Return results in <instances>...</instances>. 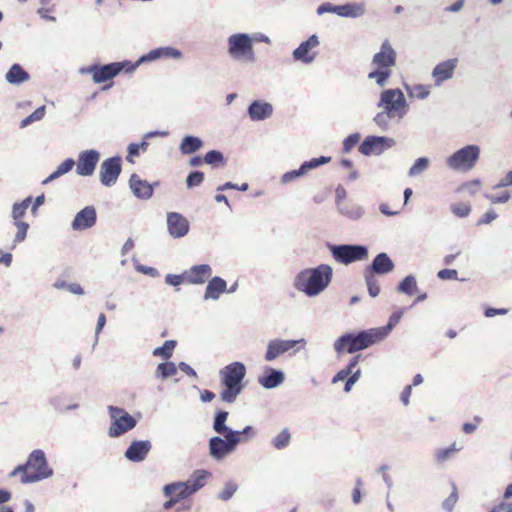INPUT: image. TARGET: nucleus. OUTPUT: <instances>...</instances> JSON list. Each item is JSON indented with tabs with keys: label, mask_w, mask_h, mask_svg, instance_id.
<instances>
[{
	"label": "nucleus",
	"mask_w": 512,
	"mask_h": 512,
	"mask_svg": "<svg viewBox=\"0 0 512 512\" xmlns=\"http://www.w3.org/2000/svg\"><path fill=\"white\" fill-rule=\"evenodd\" d=\"M229 413L227 411H218L213 420V430L220 436H213L209 439L208 450L209 455L216 461H222L228 455L234 453L237 449V439L233 433V429L226 425Z\"/></svg>",
	"instance_id": "f257e3e1"
},
{
	"label": "nucleus",
	"mask_w": 512,
	"mask_h": 512,
	"mask_svg": "<svg viewBox=\"0 0 512 512\" xmlns=\"http://www.w3.org/2000/svg\"><path fill=\"white\" fill-rule=\"evenodd\" d=\"M333 269L330 265L320 264L314 268H306L296 274L293 287L307 297H316L330 285Z\"/></svg>",
	"instance_id": "f03ea898"
},
{
	"label": "nucleus",
	"mask_w": 512,
	"mask_h": 512,
	"mask_svg": "<svg viewBox=\"0 0 512 512\" xmlns=\"http://www.w3.org/2000/svg\"><path fill=\"white\" fill-rule=\"evenodd\" d=\"M221 383L224 386L220 397L225 403H233L242 392V381L246 376V367L241 362H233L220 370Z\"/></svg>",
	"instance_id": "7ed1b4c3"
},
{
	"label": "nucleus",
	"mask_w": 512,
	"mask_h": 512,
	"mask_svg": "<svg viewBox=\"0 0 512 512\" xmlns=\"http://www.w3.org/2000/svg\"><path fill=\"white\" fill-rule=\"evenodd\" d=\"M228 54L238 62L253 63L256 60L253 38L247 33L232 34L227 39Z\"/></svg>",
	"instance_id": "20e7f679"
},
{
	"label": "nucleus",
	"mask_w": 512,
	"mask_h": 512,
	"mask_svg": "<svg viewBox=\"0 0 512 512\" xmlns=\"http://www.w3.org/2000/svg\"><path fill=\"white\" fill-rule=\"evenodd\" d=\"M27 466L29 473H24L21 477V482L24 484L35 483L53 475V470L49 467L45 453L41 449H35L30 453Z\"/></svg>",
	"instance_id": "39448f33"
},
{
	"label": "nucleus",
	"mask_w": 512,
	"mask_h": 512,
	"mask_svg": "<svg viewBox=\"0 0 512 512\" xmlns=\"http://www.w3.org/2000/svg\"><path fill=\"white\" fill-rule=\"evenodd\" d=\"M377 106L396 117L397 122H400L409 111V104L399 88L382 91Z\"/></svg>",
	"instance_id": "423d86ee"
},
{
	"label": "nucleus",
	"mask_w": 512,
	"mask_h": 512,
	"mask_svg": "<svg viewBox=\"0 0 512 512\" xmlns=\"http://www.w3.org/2000/svg\"><path fill=\"white\" fill-rule=\"evenodd\" d=\"M480 152L481 150L478 145H466L451 154L446 159V165L454 171L468 172L477 164Z\"/></svg>",
	"instance_id": "0eeeda50"
},
{
	"label": "nucleus",
	"mask_w": 512,
	"mask_h": 512,
	"mask_svg": "<svg viewBox=\"0 0 512 512\" xmlns=\"http://www.w3.org/2000/svg\"><path fill=\"white\" fill-rule=\"evenodd\" d=\"M111 425L108 435L112 438L120 437L126 432L135 428L137 421L125 409L117 406H108Z\"/></svg>",
	"instance_id": "6e6552de"
},
{
	"label": "nucleus",
	"mask_w": 512,
	"mask_h": 512,
	"mask_svg": "<svg viewBox=\"0 0 512 512\" xmlns=\"http://www.w3.org/2000/svg\"><path fill=\"white\" fill-rule=\"evenodd\" d=\"M329 250L333 258L341 264L348 265L360 261L368 256V249L364 245L340 244L330 245Z\"/></svg>",
	"instance_id": "1a4fd4ad"
},
{
	"label": "nucleus",
	"mask_w": 512,
	"mask_h": 512,
	"mask_svg": "<svg viewBox=\"0 0 512 512\" xmlns=\"http://www.w3.org/2000/svg\"><path fill=\"white\" fill-rule=\"evenodd\" d=\"M130 65H132V63L129 61L114 62L102 66L95 65L88 69V73L92 75V79L95 83L100 84L114 78L124 69L129 72L128 69Z\"/></svg>",
	"instance_id": "9d476101"
},
{
	"label": "nucleus",
	"mask_w": 512,
	"mask_h": 512,
	"mask_svg": "<svg viewBox=\"0 0 512 512\" xmlns=\"http://www.w3.org/2000/svg\"><path fill=\"white\" fill-rule=\"evenodd\" d=\"M320 44L317 35H311L307 40L300 43V45L292 52L293 59L302 64L309 65L313 63L317 57L315 50Z\"/></svg>",
	"instance_id": "9b49d317"
},
{
	"label": "nucleus",
	"mask_w": 512,
	"mask_h": 512,
	"mask_svg": "<svg viewBox=\"0 0 512 512\" xmlns=\"http://www.w3.org/2000/svg\"><path fill=\"white\" fill-rule=\"evenodd\" d=\"M183 56L179 49L171 46L159 47L149 51L147 54L142 55L134 64L130 65L129 72H133L138 66L143 63L153 62L159 59H181Z\"/></svg>",
	"instance_id": "f8f14e48"
},
{
	"label": "nucleus",
	"mask_w": 512,
	"mask_h": 512,
	"mask_svg": "<svg viewBox=\"0 0 512 512\" xmlns=\"http://www.w3.org/2000/svg\"><path fill=\"white\" fill-rule=\"evenodd\" d=\"M395 140L385 136H367L359 146L361 154L368 156L379 155L395 145Z\"/></svg>",
	"instance_id": "ddd939ff"
},
{
	"label": "nucleus",
	"mask_w": 512,
	"mask_h": 512,
	"mask_svg": "<svg viewBox=\"0 0 512 512\" xmlns=\"http://www.w3.org/2000/svg\"><path fill=\"white\" fill-rule=\"evenodd\" d=\"M299 344L304 347L306 345V340L304 338L298 340H283L278 338L270 340L267 343V350L264 358L267 362L274 361L279 356L283 355Z\"/></svg>",
	"instance_id": "4468645a"
},
{
	"label": "nucleus",
	"mask_w": 512,
	"mask_h": 512,
	"mask_svg": "<svg viewBox=\"0 0 512 512\" xmlns=\"http://www.w3.org/2000/svg\"><path fill=\"white\" fill-rule=\"evenodd\" d=\"M121 173V158L119 156L104 160L100 166L99 177L106 187L113 186Z\"/></svg>",
	"instance_id": "2eb2a0df"
},
{
	"label": "nucleus",
	"mask_w": 512,
	"mask_h": 512,
	"mask_svg": "<svg viewBox=\"0 0 512 512\" xmlns=\"http://www.w3.org/2000/svg\"><path fill=\"white\" fill-rule=\"evenodd\" d=\"M100 153L95 149L82 151L76 165V173L80 176H91L99 162Z\"/></svg>",
	"instance_id": "dca6fc26"
},
{
	"label": "nucleus",
	"mask_w": 512,
	"mask_h": 512,
	"mask_svg": "<svg viewBox=\"0 0 512 512\" xmlns=\"http://www.w3.org/2000/svg\"><path fill=\"white\" fill-rule=\"evenodd\" d=\"M396 51L391 46L388 40H385L380 48V51L377 52L372 59V64L376 66L377 69H386L391 70L396 64Z\"/></svg>",
	"instance_id": "f3484780"
},
{
	"label": "nucleus",
	"mask_w": 512,
	"mask_h": 512,
	"mask_svg": "<svg viewBox=\"0 0 512 512\" xmlns=\"http://www.w3.org/2000/svg\"><path fill=\"white\" fill-rule=\"evenodd\" d=\"M167 228L171 237L182 238L188 234L190 225L182 214L170 212L167 214Z\"/></svg>",
	"instance_id": "a211bd4d"
},
{
	"label": "nucleus",
	"mask_w": 512,
	"mask_h": 512,
	"mask_svg": "<svg viewBox=\"0 0 512 512\" xmlns=\"http://www.w3.org/2000/svg\"><path fill=\"white\" fill-rule=\"evenodd\" d=\"M97 221V213L94 206H86L80 210L71 222L74 231H83L92 228Z\"/></svg>",
	"instance_id": "6ab92c4d"
},
{
	"label": "nucleus",
	"mask_w": 512,
	"mask_h": 512,
	"mask_svg": "<svg viewBox=\"0 0 512 512\" xmlns=\"http://www.w3.org/2000/svg\"><path fill=\"white\" fill-rule=\"evenodd\" d=\"M149 440H134L125 451V457L132 462H142L151 450Z\"/></svg>",
	"instance_id": "aec40b11"
},
{
	"label": "nucleus",
	"mask_w": 512,
	"mask_h": 512,
	"mask_svg": "<svg viewBox=\"0 0 512 512\" xmlns=\"http://www.w3.org/2000/svg\"><path fill=\"white\" fill-rule=\"evenodd\" d=\"M457 64V58L448 59L437 64L432 71V76L435 79V85L440 86L444 81L451 79L454 75Z\"/></svg>",
	"instance_id": "412c9836"
},
{
	"label": "nucleus",
	"mask_w": 512,
	"mask_h": 512,
	"mask_svg": "<svg viewBox=\"0 0 512 512\" xmlns=\"http://www.w3.org/2000/svg\"><path fill=\"white\" fill-rule=\"evenodd\" d=\"M212 275V268L208 264L194 265L185 271L186 283L193 285L204 284Z\"/></svg>",
	"instance_id": "4be33fe9"
},
{
	"label": "nucleus",
	"mask_w": 512,
	"mask_h": 512,
	"mask_svg": "<svg viewBox=\"0 0 512 512\" xmlns=\"http://www.w3.org/2000/svg\"><path fill=\"white\" fill-rule=\"evenodd\" d=\"M284 380V373L272 367H266L262 375L258 377V383L266 389H274L280 386Z\"/></svg>",
	"instance_id": "5701e85b"
},
{
	"label": "nucleus",
	"mask_w": 512,
	"mask_h": 512,
	"mask_svg": "<svg viewBox=\"0 0 512 512\" xmlns=\"http://www.w3.org/2000/svg\"><path fill=\"white\" fill-rule=\"evenodd\" d=\"M394 269V263L386 253L378 254L372 261L371 265L365 269L369 274L384 275L390 273Z\"/></svg>",
	"instance_id": "b1692460"
},
{
	"label": "nucleus",
	"mask_w": 512,
	"mask_h": 512,
	"mask_svg": "<svg viewBox=\"0 0 512 512\" xmlns=\"http://www.w3.org/2000/svg\"><path fill=\"white\" fill-rule=\"evenodd\" d=\"M130 188L133 194L139 198L148 200L153 195V184L148 183L145 180H142L138 175L133 174L129 180Z\"/></svg>",
	"instance_id": "393cba45"
},
{
	"label": "nucleus",
	"mask_w": 512,
	"mask_h": 512,
	"mask_svg": "<svg viewBox=\"0 0 512 512\" xmlns=\"http://www.w3.org/2000/svg\"><path fill=\"white\" fill-rule=\"evenodd\" d=\"M247 112L252 121H262L272 115L273 107L268 102L255 100L249 105Z\"/></svg>",
	"instance_id": "a878e982"
},
{
	"label": "nucleus",
	"mask_w": 512,
	"mask_h": 512,
	"mask_svg": "<svg viewBox=\"0 0 512 512\" xmlns=\"http://www.w3.org/2000/svg\"><path fill=\"white\" fill-rule=\"evenodd\" d=\"M354 340L358 350L360 351L368 348L371 345L381 342L382 338L379 335V332H377L376 328H371L354 334Z\"/></svg>",
	"instance_id": "bb28decb"
},
{
	"label": "nucleus",
	"mask_w": 512,
	"mask_h": 512,
	"mask_svg": "<svg viewBox=\"0 0 512 512\" xmlns=\"http://www.w3.org/2000/svg\"><path fill=\"white\" fill-rule=\"evenodd\" d=\"M226 287L227 282L223 278L219 276L211 278L204 292V300H218L220 295L226 292Z\"/></svg>",
	"instance_id": "cd10ccee"
},
{
	"label": "nucleus",
	"mask_w": 512,
	"mask_h": 512,
	"mask_svg": "<svg viewBox=\"0 0 512 512\" xmlns=\"http://www.w3.org/2000/svg\"><path fill=\"white\" fill-rule=\"evenodd\" d=\"M366 7L363 2L346 3L338 5L337 15L346 18H359L365 14Z\"/></svg>",
	"instance_id": "c85d7f7f"
},
{
	"label": "nucleus",
	"mask_w": 512,
	"mask_h": 512,
	"mask_svg": "<svg viewBox=\"0 0 512 512\" xmlns=\"http://www.w3.org/2000/svg\"><path fill=\"white\" fill-rule=\"evenodd\" d=\"M30 78L20 64H13L5 74V80L11 85L19 86Z\"/></svg>",
	"instance_id": "c756f323"
},
{
	"label": "nucleus",
	"mask_w": 512,
	"mask_h": 512,
	"mask_svg": "<svg viewBox=\"0 0 512 512\" xmlns=\"http://www.w3.org/2000/svg\"><path fill=\"white\" fill-rule=\"evenodd\" d=\"M333 346L337 354H342L345 351L352 354L359 351L354 340V333H346L340 336Z\"/></svg>",
	"instance_id": "7c9ffc66"
},
{
	"label": "nucleus",
	"mask_w": 512,
	"mask_h": 512,
	"mask_svg": "<svg viewBox=\"0 0 512 512\" xmlns=\"http://www.w3.org/2000/svg\"><path fill=\"white\" fill-rule=\"evenodd\" d=\"M209 475L210 473L206 470H196L187 481H184L190 496L205 485Z\"/></svg>",
	"instance_id": "2f4dec72"
},
{
	"label": "nucleus",
	"mask_w": 512,
	"mask_h": 512,
	"mask_svg": "<svg viewBox=\"0 0 512 512\" xmlns=\"http://www.w3.org/2000/svg\"><path fill=\"white\" fill-rule=\"evenodd\" d=\"M163 494L165 496H175L179 501L186 499L190 496L187 487L183 481L172 482L163 487Z\"/></svg>",
	"instance_id": "473e14b6"
},
{
	"label": "nucleus",
	"mask_w": 512,
	"mask_h": 512,
	"mask_svg": "<svg viewBox=\"0 0 512 512\" xmlns=\"http://www.w3.org/2000/svg\"><path fill=\"white\" fill-rule=\"evenodd\" d=\"M203 146V141L196 136L187 135L181 140L179 149L182 154L189 155L195 153Z\"/></svg>",
	"instance_id": "72a5a7b5"
},
{
	"label": "nucleus",
	"mask_w": 512,
	"mask_h": 512,
	"mask_svg": "<svg viewBox=\"0 0 512 512\" xmlns=\"http://www.w3.org/2000/svg\"><path fill=\"white\" fill-rule=\"evenodd\" d=\"M337 209H338L339 213H341L342 215H344L352 220H358L364 214L363 207L356 205V204L344 203L343 205H339V207Z\"/></svg>",
	"instance_id": "f704fd0d"
},
{
	"label": "nucleus",
	"mask_w": 512,
	"mask_h": 512,
	"mask_svg": "<svg viewBox=\"0 0 512 512\" xmlns=\"http://www.w3.org/2000/svg\"><path fill=\"white\" fill-rule=\"evenodd\" d=\"M75 165V161L72 158L66 159L64 162H62L57 169L51 173L44 181L43 184H47L49 182L54 181L55 179L59 178L60 176L70 172Z\"/></svg>",
	"instance_id": "c9c22d12"
},
{
	"label": "nucleus",
	"mask_w": 512,
	"mask_h": 512,
	"mask_svg": "<svg viewBox=\"0 0 512 512\" xmlns=\"http://www.w3.org/2000/svg\"><path fill=\"white\" fill-rule=\"evenodd\" d=\"M177 369H178V367L173 362L160 363V364H158V366L156 368L155 376L157 378L165 380L169 377L176 375Z\"/></svg>",
	"instance_id": "e433bc0d"
},
{
	"label": "nucleus",
	"mask_w": 512,
	"mask_h": 512,
	"mask_svg": "<svg viewBox=\"0 0 512 512\" xmlns=\"http://www.w3.org/2000/svg\"><path fill=\"white\" fill-rule=\"evenodd\" d=\"M403 312L397 311L394 312L388 320L387 325L376 328L377 332H379V335L381 336L382 340H384L392 331V329L396 326V324L400 321L402 318Z\"/></svg>",
	"instance_id": "4c0bfd02"
},
{
	"label": "nucleus",
	"mask_w": 512,
	"mask_h": 512,
	"mask_svg": "<svg viewBox=\"0 0 512 512\" xmlns=\"http://www.w3.org/2000/svg\"><path fill=\"white\" fill-rule=\"evenodd\" d=\"M393 120H396V117H394L392 114L388 113L383 109L380 112H378L373 118V122L383 131H387L390 129L391 122Z\"/></svg>",
	"instance_id": "58836bf2"
},
{
	"label": "nucleus",
	"mask_w": 512,
	"mask_h": 512,
	"mask_svg": "<svg viewBox=\"0 0 512 512\" xmlns=\"http://www.w3.org/2000/svg\"><path fill=\"white\" fill-rule=\"evenodd\" d=\"M430 165V159L427 157H420L415 160L413 165L408 170V176L413 178L424 173Z\"/></svg>",
	"instance_id": "ea45409f"
},
{
	"label": "nucleus",
	"mask_w": 512,
	"mask_h": 512,
	"mask_svg": "<svg viewBox=\"0 0 512 512\" xmlns=\"http://www.w3.org/2000/svg\"><path fill=\"white\" fill-rule=\"evenodd\" d=\"M32 202V197L25 198L20 203H14L12 207V218L14 222L21 221V218L25 215L28 207L30 206Z\"/></svg>",
	"instance_id": "a19ab883"
},
{
	"label": "nucleus",
	"mask_w": 512,
	"mask_h": 512,
	"mask_svg": "<svg viewBox=\"0 0 512 512\" xmlns=\"http://www.w3.org/2000/svg\"><path fill=\"white\" fill-rule=\"evenodd\" d=\"M416 288V278L413 275H408L399 283L397 291L406 295H412Z\"/></svg>",
	"instance_id": "79ce46f5"
},
{
	"label": "nucleus",
	"mask_w": 512,
	"mask_h": 512,
	"mask_svg": "<svg viewBox=\"0 0 512 512\" xmlns=\"http://www.w3.org/2000/svg\"><path fill=\"white\" fill-rule=\"evenodd\" d=\"M290 441L291 434L287 428H284L272 439V444L276 449L282 450L289 446Z\"/></svg>",
	"instance_id": "37998d69"
},
{
	"label": "nucleus",
	"mask_w": 512,
	"mask_h": 512,
	"mask_svg": "<svg viewBox=\"0 0 512 512\" xmlns=\"http://www.w3.org/2000/svg\"><path fill=\"white\" fill-rule=\"evenodd\" d=\"M331 161V157L321 156L319 158H312L301 164L300 169L306 175L310 170L316 169L321 165L327 164Z\"/></svg>",
	"instance_id": "c03bdc74"
},
{
	"label": "nucleus",
	"mask_w": 512,
	"mask_h": 512,
	"mask_svg": "<svg viewBox=\"0 0 512 512\" xmlns=\"http://www.w3.org/2000/svg\"><path fill=\"white\" fill-rule=\"evenodd\" d=\"M391 74H392L391 70L376 68L374 71H371L368 74V79L374 80L378 86L383 87L386 85Z\"/></svg>",
	"instance_id": "a18cd8bd"
},
{
	"label": "nucleus",
	"mask_w": 512,
	"mask_h": 512,
	"mask_svg": "<svg viewBox=\"0 0 512 512\" xmlns=\"http://www.w3.org/2000/svg\"><path fill=\"white\" fill-rule=\"evenodd\" d=\"M176 346V341L167 340L160 347H157L153 350V355L157 357H162L164 359H169L172 356L173 350Z\"/></svg>",
	"instance_id": "49530a36"
},
{
	"label": "nucleus",
	"mask_w": 512,
	"mask_h": 512,
	"mask_svg": "<svg viewBox=\"0 0 512 512\" xmlns=\"http://www.w3.org/2000/svg\"><path fill=\"white\" fill-rule=\"evenodd\" d=\"M233 433L236 435L237 445L246 442L248 439H253L257 435L255 428L250 425L245 426L242 430H233Z\"/></svg>",
	"instance_id": "de8ad7c7"
},
{
	"label": "nucleus",
	"mask_w": 512,
	"mask_h": 512,
	"mask_svg": "<svg viewBox=\"0 0 512 512\" xmlns=\"http://www.w3.org/2000/svg\"><path fill=\"white\" fill-rule=\"evenodd\" d=\"M405 88L410 97H416L421 100L427 98L430 94L429 86L426 85H416L414 87L405 85Z\"/></svg>",
	"instance_id": "09e8293b"
},
{
	"label": "nucleus",
	"mask_w": 512,
	"mask_h": 512,
	"mask_svg": "<svg viewBox=\"0 0 512 512\" xmlns=\"http://www.w3.org/2000/svg\"><path fill=\"white\" fill-rule=\"evenodd\" d=\"M45 112L46 107L44 105L38 107L32 114H30L20 122V128H25L33 122L40 121L41 119H43Z\"/></svg>",
	"instance_id": "8fccbe9b"
},
{
	"label": "nucleus",
	"mask_w": 512,
	"mask_h": 512,
	"mask_svg": "<svg viewBox=\"0 0 512 512\" xmlns=\"http://www.w3.org/2000/svg\"><path fill=\"white\" fill-rule=\"evenodd\" d=\"M167 131H150L143 135V139L141 143H137L138 147L140 148V151L146 152L149 146L148 140L154 137H166L168 136Z\"/></svg>",
	"instance_id": "3c124183"
},
{
	"label": "nucleus",
	"mask_w": 512,
	"mask_h": 512,
	"mask_svg": "<svg viewBox=\"0 0 512 512\" xmlns=\"http://www.w3.org/2000/svg\"><path fill=\"white\" fill-rule=\"evenodd\" d=\"M459 450L460 448H457L455 444H452L450 447L444 449H439L435 454L436 460L439 463H443L453 457V455Z\"/></svg>",
	"instance_id": "603ef678"
},
{
	"label": "nucleus",
	"mask_w": 512,
	"mask_h": 512,
	"mask_svg": "<svg viewBox=\"0 0 512 512\" xmlns=\"http://www.w3.org/2000/svg\"><path fill=\"white\" fill-rule=\"evenodd\" d=\"M365 281L368 289V293L371 297H376L380 293V287L373 274L365 272Z\"/></svg>",
	"instance_id": "864d4df0"
},
{
	"label": "nucleus",
	"mask_w": 512,
	"mask_h": 512,
	"mask_svg": "<svg viewBox=\"0 0 512 512\" xmlns=\"http://www.w3.org/2000/svg\"><path fill=\"white\" fill-rule=\"evenodd\" d=\"M14 225L17 228V232L14 237V243H21L25 240V238L27 236L29 224L24 221H19V222H14Z\"/></svg>",
	"instance_id": "5fc2aeb1"
},
{
	"label": "nucleus",
	"mask_w": 512,
	"mask_h": 512,
	"mask_svg": "<svg viewBox=\"0 0 512 512\" xmlns=\"http://www.w3.org/2000/svg\"><path fill=\"white\" fill-rule=\"evenodd\" d=\"M481 181L479 179H473L471 181H468V182H465L463 183L460 187H459V191H465L467 192L469 195L473 196L475 195L476 193H478V191L480 190L481 188Z\"/></svg>",
	"instance_id": "6e6d98bb"
},
{
	"label": "nucleus",
	"mask_w": 512,
	"mask_h": 512,
	"mask_svg": "<svg viewBox=\"0 0 512 512\" xmlns=\"http://www.w3.org/2000/svg\"><path fill=\"white\" fill-rule=\"evenodd\" d=\"M204 181V174L201 171H193L186 178V185L188 188H193L201 185Z\"/></svg>",
	"instance_id": "4d7b16f0"
},
{
	"label": "nucleus",
	"mask_w": 512,
	"mask_h": 512,
	"mask_svg": "<svg viewBox=\"0 0 512 512\" xmlns=\"http://www.w3.org/2000/svg\"><path fill=\"white\" fill-rule=\"evenodd\" d=\"M510 197L508 191L501 192L500 194H485V198L492 204H504L509 201Z\"/></svg>",
	"instance_id": "13d9d810"
},
{
	"label": "nucleus",
	"mask_w": 512,
	"mask_h": 512,
	"mask_svg": "<svg viewBox=\"0 0 512 512\" xmlns=\"http://www.w3.org/2000/svg\"><path fill=\"white\" fill-rule=\"evenodd\" d=\"M451 211L460 218L467 217L471 212V206L465 203H457L451 205Z\"/></svg>",
	"instance_id": "bf43d9fd"
},
{
	"label": "nucleus",
	"mask_w": 512,
	"mask_h": 512,
	"mask_svg": "<svg viewBox=\"0 0 512 512\" xmlns=\"http://www.w3.org/2000/svg\"><path fill=\"white\" fill-rule=\"evenodd\" d=\"M360 137L359 133H353L347 136L343 141V152L349 153L359 142Z\"/></svg>",
	"instance_id": "052dcab7"
},
{
	"label": "nucleus",
	"mask_w": 512,
	"mask_h": 512,
	"mask_svg": "<svg viewBox=\"0 0 512 512\" xmlns=\"http://www.w3.org/2000/svg\"><path fill=\"white\" fill-rule=\"evenodd\" d=\"M237 489H238V486L236 483L228 482V483H226L224 489L219 493L218 497H219V499H221L223 501H227L234 495V493L237 491Z\"/></svg>",
	"instance_id": "680f3d73"
},
{
	"label": "nucleus",
	"mask_w": 512,
	"mask_h": 512,
	"mask_svg": "<svg viewBox=\"0 0 512 512\" xmlns=\"http://www.w3.org/2000/svg\"><path fill=\"white\" fill-rule=\"evenodd\" d=\"M457 499H458L457 488L455 485H453L452 493L442 503L443 509H445L448 512H451L457 502Z\"/></svg>",
	"instance_id": "e2e57ef3"
},
{
	"label": "nucleus",
	"mask_w": 512,
	"mask_h": 512,
	"mask_svg": "<svg viewBox=\"0 0 512 512\" xmlns=\"http://www.w3.org/2000/svg\"><path fill=\"white\" fill-rule=\"evenodd\" d=\"M223 160V154L217 150H211L204 156V161L207 164L213 165Z\"/></svg>",
	"instance_id": "0e129e2a"
},
{
	"label": "nucleus",
	"mask_w": 512,
	"mask_h": 512,
	"mask_svg": "<svg viewBox=\"0 0 512 512\" xmlns=\"http://www.w3.org/2000/svg\"><path fill=\"white\" fill-rule=\"evenodd\" d=\"M302 176H304V174L300 168L297 170L288 171L281 176V183L288 184Z\"/></svg>",
	"instance_id": "69168bd1"
},
{
	"label": "nucleus",
	"mask_w": 512,
	"mask_h": 512,
	"mask_svg": "<svg viewBox=\"0 0 512 512\" xmlns=\"http://www.w3.org/2000/svg\"><path fill=\"white\" fill-rule=\"evenodd\" d=\"M165 282H166L168 285H171V286L177 287V286H179L180 284H182L183 282H186L185 272H184L183 274H181V275L168 274V275H166V277H165Z\"/></svg>",
	"instance_id": "338daca9"
},
{
	"label": "nucleus",
	"mask_w": 512,
	"mask_h": 512,
	"mask_svg": "<svg viewBox=\"0 0 512 512\" xmlns=\"http://www.w3.org/2000/svg\"><path fill=\"white\" fill-rule=\"evenodd\" d=\"M512 185V171L506 173V175L500 179V181L495 184L492 189L497 190L500 188L508 187Z\"/></svg>",
	"instance_id": "774afa93"
}]
</instances>
